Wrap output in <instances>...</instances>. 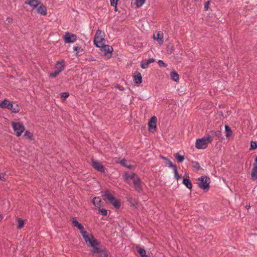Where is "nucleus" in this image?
<instances>
[{"instance_id": "nucleus-1", "label": "nucleus", "mask_w": 257, "mask_h": 257, "mask_svg": "<svg viewBox=\"0 0 257 257\" xmlns=\"http://www.w3.org/2000/svg\"><path fill=\"white\" fill-rule=\"evenodd\" d=\"M0 107L4 109L7 108L14 113H18L20 110L17 104L11 102L7 99H5L0 102Z\"/></svg>"}, {"instance_id": "nucleus-2", "label": "nucleus", "mask_w": 257, "mask_h": 257, "mask_svg": "<svg viewBox=\"0 0 257 257\" xmlns=\"http://www.w3.org/2000/svg\"><path fill=\"white\" fill-rule=\"evenodd\" d=\"M212 141L213 138L211 136H207L202 138L198 139L196 141L195 147L198 149H205Z\"/></svg>"}, {"instance_id": "nucleus-3", "label": "nucleus", "mask_w": 257, "mask_h": 257, "mask_svg": "<svg viewBox=\"0 0 257 257\" xmlns=\"http://www.w3.org/2000/svg\"><path fill=\"white\" fill-rule=\"evenodd\" d=\"M210 183V178L206 176H202L198 179V187L204 191H208Z\"/></svg>"}, {"instance_id": "nucleus-4", "label": "nucleus", "mask_w": 257, "mask_h": 257, "mask_svg": "<svg viewBox=\"0 0 257 257\" xmlns=\"http://www.w3.org/2000/svg\"><path fill=\"white\" fill-rule=\"evenodd\" d=\"M94 43L96 47H102L105 43V40L102 31L98 30L95 35Z\"/></svg>"}, {"instance_id": "nucleus-5", "label": "nucleus", "mask_w": 257, "mask_h": 257, "mask_svg": "<svg viewBox=\"0 0 257 257\" xmlns=\"http://www.w3.org/2000/svg\"><path fill=\"white\" fill-rule=\"evenodd\" d=\"M104 196L107 199L108 201L115 208H119L120 206V202L119 200L116 199L113 195L108 191H105Z\"/></svg>"}, {"instance_id": "nucleus-6", "label": "nucleus", "mask_w": 257, "mask_h": 257, "mask_svg": "<svg viewBox=\"0 0 257 257\" xmlns=\"http://www.w3.org/2000/svg\"><path fill=\"white\" fill-rule=\"evenodd\" d=\"M97 246V245H94V246H91L92 247V254H98L97 255H96V257H107L108 253L106 249L104 248H100Z\"/></svg>"}, {"instance_id": "nucleus-7", "label": "nucleus", "mask_w": 257, "mask_h": 257, "mask_svg": "<svg viewBox=\"0 0 257 257\" xmlns=\"http://www.w3.org/2000/svg\"><path fill=\"white\" fill-rule=\"evenodd\" d=\"M12 125L15 134L18 137L20 136L25 131V127L21 122H13Z\"/></svg>"}, {"instance_id": "nucleus-8", "label": "nucleus", "mask_w": 257, "mask_h": 257, "mask_svg": "<svg viewBox=\"0 0 257 257\" xmlns=\"http://www.w3.org/2000/svg\"><path fill=\"white\" fill-rule=\"evenodd\" d=\"M84 240L87 243H89L91 246H94V245H98L99 242L98 240L94 237L92 234H87L84 237Z\"/></svg>"}, {"instance_id": "nucleus-9", "label": "nucleus", "mask_w": 257, "mask_h": 257, "mask_svg": "<svg viewBox=\"0 0 257 257\" xmlns=\"http://www.w3.org/2000/svg\"><path fill=\"white\" fill-rule=\"evenodd\" d=\"M63 38L65 43H74L77 40L76 35L71 34L68 32L65 33Z\"/></svg>"}, {"instance_id": "nucleus-10", "label": "nucleus", "mask_w": 257, "mask_h": 257, "mask_svg": "<svg viewBox=\"0 0 257 257\" xmlns=\"http://www.w3.org/2000/svg\"><path fill=\"white\" fill-rule=\"evenodd\" d=\"M92 166L95 170L99 171L100 172H104L105 169L104 166L102 165L101 163L97 161L92 160Z\"/></svg>"}, {"instance_id": "nucleus-11", "label": "nucleus", "mask_w": 257, "mask_h": 257, "mask_svg": "<svg viewBox=\"0 0 257 257\" xmlns=\"http://www.w3.org/2000/svg\"><path fill=\"white\" fill-rule=\"evenodd\" d=\"M101 48H102L104 55L107 56L108 58H110L111 56L113 51L112 47L110 46L104 44L103 46Z\"/></svg>"}, {"instance_id": "nucleus-12", "label": "nucleus", "mask_w": 257, "mask_h": 257, "mask_svg": "<svg viewBox=\"0 0 257 257\" xmlns=\"http://www.w3.org/2000/svg\"><path fill=\"white\" fill-rule=\"evenodd\" d=\"M157 118L155 116L152 117L149 121V126L151 131L154 132L156 130Z\"/></svg>"}, {"instance_id": "nucleus-13", "label": "nucleus", "mask_w": 257, "mask_h": 257, "mask_svg": "<svg viewBox=\"0 0 257 257\" xmlns=\"http://www.w3.org/2000/svg\"><path fill=\"white\" fill-rule=\"evenodd\" d=\"M164 35L162 32L159 31L156 34H154L153 38L156 40L159 44L163 43Z\"/></svg>"}, {"instance_id": "nucleus-14", "label": "nucleus", "mask_w": 257, "mask_h": 257, "mask_svg": "<svg viewBox=\"0 0 257 257\" xmlns=\"http://www.w3.org/2000/svg\"><path fill=\"white\" fill-rule=\"evenodd\" d=\"M65 65V62L64 60H61L59 61H58L55 65V69L56 70L59 71L61 73L64 69Z\"/></svg>"}, {"instance_id": "nucleus-15", "label": "nucleus", "mask_w": 257, "mask_h": 257, "mask_svg": "<svg viewBox=\"0 0 257 257\" xmlns=\"http://www.w3.org/2000/svg\"><path fill=\"white\" fill-rule=\"evenodd\" d=\"M37 8V12L42 15L45 16L47 15L46 7L41 2L39 4Z\"/></svg>"}, {"instance_id": "nucleus-16", "label": "nucleus", "mask_w": 257, "mask_h": 257, "mask_svg": "<svg viewBox=\"0 0 257 257\" xmlns=\"http://www.w3.org/2000/svg\"><path fill=\"white\" fill-rule=\"evenodd\" d=\"M133 183L136 190L138 192H141L142 190V187L140 178L137 177L136 179L134 181Z\"/></svg>"}, {"instance_id": "nucleus-17", "label": "nucleus", "mask_w": 257, "mask_h": 257, "mask_svg": "<svg viewBox=\"0 0 257 257\" xmlns=\"http://www.w3.org/2000/svg\"><path fill=\"white\" fill-rule=\"evenodd\" d=\"M40 2L38 0H27L25 2V4L28 5L33 9L37 8Z\"/></svg>"}, {"instance_id": "nucleus-18", "label": "nucleus", "mask_w": 257, "mask_h": 257, "mask_svg": "<svg viewBox=\"0 0 257 257\" xmlns=\"http://www.w3.org/2000/svg\"><path fill=\"white\" fill-rule=\"evenodd\" d=\"M134 80L136 83L139 84L142 82V77L141 73L138 71H136L134 73Z\"/></svg>"}, {"instance_id": "nucleus-19", "label": "nucleus", "mask_w": 257, "mask_h": 257, "mask_svg": "<svg viewBox=\"0 0 257 257\" xmlns=\"http://www.w3.org/2000/svg\"><path fill=\"white\" fill-rule=\"evenodd\" d=\"M155 59L154 58H150L147 60L142 61L141 62V66L143 69H145L147 68L151 63H153Z\"/></svg>"}, {"instance_id": "nucleus-20", "label": "nucleus", "mask_w": 257, "mask_h": 257, "mask_svg": "<svg viewBox=\"0 0 257 257\" xmlns=\"http://www.w3.org/2000/svg\"><path fill=\"white\" fill-rule=\"evenodd\" d=\"M123 177L125 180L128 181L129 179H131L133 180V182L136 179L137 177H138L135 173H132L130 174L127 173L123 175Z\"/></svg>"}, {"instance_id": "nucleus-21", "label": "nucleus", "mask_w": 257, "mask_h": 257, "mask_svg": "<svg viewBox=\"0 0 257 257\" xmlns=\"http://www.w3.org/2000/svg\"><path fill=\"white\" fill-rule=\"evenodd\" d=\"M161 158L165 161V164L166 166H168L170 168H174V167H176V166L174 165L172 163V162L167 157H164V156H161Z\"/></svg>"}, {"instance_id": "nucleus-22", "label": "nucleus", "mask_w": 257, "mask_h": 257, "mask_svg": "<svg viewBox=\"0 0 257 257\" xmlns=\"http://www.w3.org/2000/svg\"><path fill=\"white\" fill-rule=\"evenodd\" d=\"M183 184L189 189H191L192 188V184L189 179L185 178L183 181Z\"/></svg>"}, {"instance_id": "nucleus-23", "label": "nucleus", "mask_w": 257, "mask_h": 257, "mask_svg": "<svg viewBox=\"0 0 257 257\" xmlns=\"http://www.w3.org/2000/svg\"><path fill=\"white\" fill-rule=\"evenodd\" d=\"M101 202V200L99 197H95L92 200L93 204L97 207H100Z\"/></svg>"}, {"instance_id": "nucleus-24", "label": "nucleus", "mask_w": 257, "mask_h": 257, "mask_svg": "<svg viewBox=\"0 0 257 257\" xmlns=\"http://www.w3.org/2000/svg\"><path fill=\"white\" fill-rule=\"evenodd\" d=\"M170 77L172 80L176 82H177L179 79L178 74L175 71H173L171 72Z\"/></svg>"}, {"instance_id": "nucleus-25", "label": "nucleus", "mask_w": 257, "mask_h": 257, "mask_svg": "<svg viewBox=\"0 0 257 257\" xmlns=\"http://www.w3.org/2000/svg\"><path fill=\"white\" fill-rule=\"evenodd\" d=\"M174 157L177 159L178 162L179 163L183 162L185 159L184 156L181 155L178 153L174 154Z\"/></svg>"}, {"instance_id": "nucleus-26", "label": "nucleus", "mask_w": 257, "mask_h": 257, "mask_svg": "<svg viewBox=\"0 0 257 257\" xmlns=\"http://www.w3.org/2000/svg\"><path fill=\"white\" fill-rule=\"evenodd\" d=\"M137 251L140 254L141 257H149L146 254V250L143 248L137 247Z\"/></svg>"}, {"instance_id": "nucleus-27", "label": "nucleus", "mask_w": 257, "mask_h": 257, "mask_svg": "<svg viewBox=\"0 0 257 257\" xmlns=\"http://www.w3.org/2000/svg\"><path fill=\"white\" fill-rule=\"evenodd\" d=\"M225 136L226 137H229L232 135V131L229 126L225 125Z\"/></svg>"}, {"instance_id": "nucleus-28", "label": "nucleus", "mask_w": 257, "mask_h": 257, "mask_svg": "<svg viewBox=\"0 0 257 257\" xmlns=\"http://www.w3.org/2000/svg\"><path fill=\"white\" fill-rule=\"evenodd\" d=\"M251 179L253 181L257 180V170L252 169L251 172Z\"/></svg>"}, {"instance_id": "nucleus-29", "label": "nucleus", "mask_w": 257, "mask_h": 257, "mask_svg": "<svg viewBox=\"0 0 257 257\" xmlns=\"http://www.w3.org/2000/svg\"><path fill=\"white\" fill-rule=\"evenodd\" d=\"M17 222H18L17 228L18 229H21L24 227L25 223L23 220L21 218H17Z\"/></svg>"}, {"instance_id": "nucleus-30", "label": "nucleus", "mask_w": 257, "mask_h": 257, "mask_svg": "<svg viewBox=\"0 0 257 257\" xmlns=\"http://www.w3.org/2000/svg\"><path fill=\"white\" fill-rule=\"evenodd\" d=\"M72 222L73 225L77 228L80 227L82 224L80 223L76 219L75 217H73L72 218Z\"/></svg>"}, {"instance_id": "nucleus-31", "label": "nucleus", "mask_w": 257, "mask_h": 257, "mask_svg": "<svg viewBox=\"0 0 257 257\" xmlns=\"http://www.w3.org/2000/svg\"><path fill=\"white\" fill-rule=\"evenodd\" d=\"M192 167L196 169L197 171L201 169L200 164L198 162L196 161H192L191 162Z\"/></svg>"}, {"instance_id": "nucleus-32", "label": "nucleus", "mask_w": 257, "mask_h": 257, "mask_svg": "<svg viewBox=\"0 0 257 257\" xmlns=\"http://www.w3.org/2000/svg\"><path fill=\"white\" fill-rule=\"evenodd\" d=\"M173 171L174 172V177L177 180H178L181 178V176H180L178 173L177 168V167H174V168L173 169Z\"/></svg>"}, {"instance_id": "nucleus-33", "label": "nucleus", "mask_w": 257, "mask_h": 257, "mask_svg": "<svg viewBox=\"0 0 257 257\" xmlns=\"http://www.w3.org/2000/svg\"><path fill=\"white\" fill-rule=\"evenodd\" d=\"M146 0H136V5L138 8L141 7L145 3Z\"/></svg>"}, {"instance_id": "nucleus-34", "label": "nucleus", "mask_w": 257, "mask_h": 257, "mask_svg": "<svg viewBox=\"0 0 257 257\" xmlns=\"http://www.w3.org/2000/svg\"><path fill=\"white\" fill-rule=\"evenodd\" d=\"M69 95L68 92H62L60 93V96L63 100H65Z\"/></svg>"}, {"instance_id": "nucleus-35", "label": "nucleus", "mask_w": 257, "mask_h": 257, "mask_svg": "<svg viewBox=\"0 0 257 257\" xmlns=\"http://www.w3.org/2000/svg\"><path fill=\"white\" fill-rule=\"evenodd\" d=\"M257 148V144L255 142L252 141L250 143V150H255Z\"/></svg>"}, {"instance_id": "nucleus-36", "label": "nucleus", "mask_w": 257, "mask_h": 257, "mask_svg": "<svg viewBox=\"0 0 257 257\" xmlns=\"http://www.w3.org/2000/svg\"><path fill=\"white\" fill-rule=\"evenodd\" d=\"M59 73L60 72L59 71L56 70L54 72L50 73L49 76L51 78H55L59 74Z\"/></svg>"}, {"instance_id": "nucleus-37", "label": "nucleus", "mask_w": 257, "mask_h": 257, "mask_svg": "<svg viewBox=\"0 0 257 257\" xmlns=\"http://www.w3.org/2000/svg\"><path fill=\"white\" fill-rule=\"evenodd\" d=\"M98 213L104 215L106 216L107 214V210L105 209H99Z\"/></svg>"}, {"instance_id": "nucleus-38", "label": "nucleus", "mask_w": 257, "mask_h": 257, "mask_svg": "<svg viewBox=\"0 0 257 257\" xmlns=\"http://www.w3.org/2000/svg\"><path fill=\"white\" fill-rule=\"evenodd\" d=\"M158 65L160 67H166L167 64H165L163 61L159 60L158 62Z\"/></svg>"}, {"instance_id": "nucleus-39", "label": "nucleus", "mask_w": 257, "mask_h": 257, "mask_svg": "<svg viewBox=\"0 0 257 257\" xmlns=\"http://www.w3.org/2000/svg\"><path fill=\"white\" fill-rule=\"evenodd\" d=\"M73 49L74 51H76L78 53L83 51V49L80 47L78 46L73 47Z\"/></svg>"}, {"instance_id": "nucleus-40", "label": "nucleus", "mask_w": 257, "mask_h": 257, "mask_svg": "<svg viewBox=\"0 0 257 257\" xmlns=\"http://www.w3.org/2000/svg\"><path fill=\"white\" fill-rule=\"evenodd\" d=\"M24 136L28 138L31 139L33 135L32 133L27 131L25 132Z\"/></svg>"}, {"instance_id": "nucleus-41", "label": "nucleus", "mask_w": 257, "mask_h": 257, "mask_svg": "<svg viewBox=\"0 0 257 257\" xmlns=\"http://www.w3.org/2000/svg\"><path fill=\"white\" fill-rule=\"evenodd\" d=\"M118 0H110L111 6H117V2Z\"/></svg>"}, {"instance_id": "nucleus-42", "label": "nucleus", "mask_w": 257, "mask_h": 257, "mask_svg": "<svg viewBox=\"0 0 257 257\" xmlns=\"http://www.w3.org/2000/svg\"><path fill=\"white\" fill-rule=\"evenodd\" d=\"M120 163L121 165H122L123 166H127V163H126V160L125 159H122L120 161Z\"/></svg>"}, {"instance_id": "nucleus-43", "label": "nucleus", "mask_w": 257, "mask_h": 257, "mask_svg": "<svg viewBox=\"0 0 257 257\" xmlns=\"http://www.w3.org/2000/svg\"><path fill=\"white\" fill-rule=\"evenodd\" d=\"M209 5H210V2L209 1L205 2V5H204L205 11H207L208 10Z\"/></svg>"}, {"instance_id": "nucleus-44", "label": "nucleus", "mask_w": 257, "mask_h": 257, "mask_svg": "<svg viewBox=\"0 0 257 257\" xmlns=\"http://www.w3.org/2000/svg\"><path fill=\"white\" fill-rule=\"evenodd\" d=\"M6 174L4 173H0V180L3 181H6V179L5 177Z\"/></svg>"}, {"instance_id": "nucleus-45", "label": "nucleus", "mask_w": 257, "mask_h": 257, "mask_svg": "<svg viewBox=\"0 0 257 257\" xmlns=\"http://www.w3.org/2000/svg\"><path fill=\"white\" fill-rule=\"evenodd\" d=\"M214 134L216 136L218 137H220L221 135V132L220 131H217L214 133Z\"/></svg>"}, {"instance_id": "nucleus-46", "label": "nucleus", "mask_w": 257, "mask_h": 257, "mask_svg": "<svg viewBox=\"0 0 257 257\" xmlns=\"http://www.w3.org/2000/svg\"><path fill=\"white\" fill-rule=\"evenodd\" d=\"M80 233L81 234L83 238L84 237L88 234L87 232L85 230L81 231Z\"/></svg>"}, {"instance_id": "nucleus-47", "label": "nucleus", "mask_w": 257, "mask_h": 257, "mask_svg": "<svg viewBox=\"0 0 257 257\" xmlns=\"http://www.w3.org/2000/svg\"><path fill=\"white\" fill-rule=\"evenodd\" d=\"M80 231V232L81 233V231H83L84 230V227L82 225H81L80 227L78 228Z\"/></svg>"}, {"instance_id": "nucleus-48", "label": "nucleus", "mask_w": 257, "mask_h": 257, "mask_svg": "<svg viewBox=\"0 0 257 257\" xmlns=\"http://www.w3.org/2000/svg\"><path fill=\"white\" fill-rule=\"evenodd\" d=\"M252 169L257 170V163L255 162L253 164V168Z\"/></svg>"}, {"instance_id": "nucleus-49", "label": "nucleus", "mask_w": 257, "mask_h": 257, "mask_svg": "<svg viewBox=\"0 0 257 257\" xmlns=\"http://www.w3.org/2000/svg\"><path fill=\"white\" fill-rule=\"evenodd\" d=\"M7 21L8 23H11L13 22V19L11 18H7Z\"/></svg>"}, {"instance_id": "nucleus-50", "label": "nucleus", "mask_w": 257, "mask_h": 257, "mask_svg": "<svg viewBox=\"0 0 257 257\" xmlns=\"http://www.w3.org/2000/svg\"><path fill=\"white\" fill-rule=\"evenodd\" d=\"M126 167L129 169H132L133 168V166H132V165H127V166H126Z\"/></svg>"}, {"instance_id": "nucleus-51", "label": "nucleus", "mask_w": 257, "mask_h": 257, "mask_svg": "<svg viewBox=\"0 0 257 257\" xmlns=\"http://www.w3.org/2000/svg\"><path fill=\"white\" fill-rule=\"evenodd\" d=\"M114 7V11L117 12V6H115Z\"/></svg>"}, {"instance_id": "nucleus-52", "label": "nucleus", "mask_w": 257, "mask_h": 257, "mask_svg": "<svg viewBox=\"0 0 257 257\" xmlns=\"http://www.w3.org/2000/svg\"><path fill=\"white\" fill-rule=\"evenodd\" d=\"M116 88H118V89L120 90H122V89L121 88V87H120V86H117V87H116Z\"/></svg>"}, {"instance_id": "nucleus-53", "label": "nucleus", "mask_w": 257, "mask_h": 257, "mask_svg": "<svg viewBox=\"0 0 257 257\" xmlns=\"http://www.w3.org/2000/svg\"><path fill=\"white\" fill-rule=\"evenodd\" d=\"M254 162L257 163V156L255 158Z\"/></svg>"}, {"instance_id": "nucleus-54", "label": "nucleus", "mask_w": 257, "mask_h": 257, "mask_svg": "<svg viewBox=\"0 0 257 257\" xmlns=\"http://www.w3.org/2000/svg\"><path fill=\"white\" fill-rule=\"evenodd\" d=\"M250 206H247V208H249Z\"/></svg>"}, {"instance_id": "nucleus-55", "label": "nucleus", "mask_w": 257, "mask_h": 257, "mask_svg": "<svg viewBox=\"0 0 257 257\" xmlns=\"http://www.w3.org/2000/svg\"><path fill=\"white\" fill-rule=\"evenodd\" d=\"M250 206H247V208H249Z\"/></svg>"}]
</instances>
